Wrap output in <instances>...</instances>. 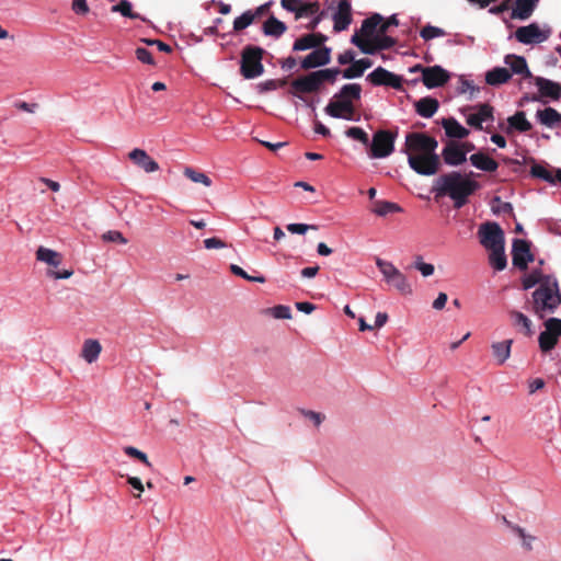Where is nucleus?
Returning a JSON list of instances; mask_svg holds the SVG:
<instances>
[{
  "instance_id": "obj_49",
  "label": "nucleus",
  "mask_w": 561,
  "mask_h": 561,
  "mask_svg": "<svg viewBox=\"0 0 561 561\" xmlns=\"http://www.w3.org/2000/svg\"><path fill=\"white\" fill-rule=\"evenodd\" d=\"M557 341L558 339L546 330L539 334L538 339L539 346L543 352L551 351L556 346Z\"/></svg>"
},
{
  "instance_id": "obj_60",
  "label": "nucleus",
  "mask_w": 561,
  "mask_h": 561,
  "mask_svg": "<svg viewBox=\"0 0 561 561\" xmlns=\"http://www.w3.org/2000/svg\"><path fill=\"white\" fill-rule=\"evenodd\" d=\"M300 412L306 419L310 420L316 426H320V424L324 420V415L319 412H316V411L302 409Z\"/></svg>"
},
{
  "instance_id": "obj_50",
  "label": "nucleus",
  "mask_w": 561,
  "mask_h": 561,
  "mask_svg": "<svg viewBox=\"0 0 561 561\" xmlns=\"http://www.w3.org/2000/svg\"><path fill=\"white\" fill-rule=\"evenodd\" d=\"M230 271H231L232 274H234V275H237L239 277H242L243 279H247L249 282L265 283V280H266L263 275L251 276L250 273H247L242 267H240L237 264H231L230 265Z\"/></svg>"
},
{
  "instance_id": "obj_56",
  "label": "nucleus",
  "mask_w": 561,
  "mask_h": 561,
  "mask_svg": "<svg viewBox=\"0 0 561 561\" xmlns=\"http://www.w3.org/2000/svg\"><path fill=\"white\" fill-rule=\"evenodd\" d=\"M283 84H284V82H279L277 80L270 79V80L260 82L256 85V89H257L259 93H265V92H270V91H275Z\"/></svg>"
},
{
  "instance_id": "obj_31",
  "label": "nucleus",
  "mask_w": 561,
  "mask_h": 561,
  "mask_svg": "<svg viewBox=\"0 0 561 561\" xmlns=\"http://www.w3.org/2000/svg\"><path fill=\"white\" fill-rule=\"evenodd\" d=\"M512 344L513 340L492 343V354L499 365H503L510 358Z\"/></svg>"
},
{
  "instance_id": "obj_11",
  "label": "nucleus",
  "mask_w": 561,
  "mask_h": 561,
  "mask_svg": "<svg viewBox=\"0 0 561 561\" xmlns=\"http://www.w3.org/2000/svg\"><path fill=\"white\" fill-rule=\"evenodd\" d=\"M513 265L520 271L527 270L528 263L534 261L530 244L523 239H514L512 244Z\"/></svg>"
},
{
  "instance_id": "obj_42",
  "label": "nucleus",
  "mask_w": 561,
  "mask_h": 561,
  "mask_svg": "<svg viewBox=\"0 0 561 561\" xmlns=\"http://www.w3.org/2000/svg\"><path fill=\"white\" fill-rule=\"evenodd\" d=\"M547 275H543L539 268L531 271L529 274L525 275L523 278V288L530 289L536 285H541V283L546 279Z\"/></svg>"
},
{
  "instance_id": "obj_36",
  "label": "nucleus",
  "mask_w": 561,
  "mask_h": 561,
  "mask_svg": "<svg viewBox=\"0 0 561 561\" xmlns=\"http://www.w3.org/2000/svg\"><path fill=\"white\" fill-rule=\"evenodd\" d=\"M36 259L54 267H57L61 262V255L57 251L45 247H39L37 249Z\"/></svg>"
},
{
  "instance_id": "obj_3",
  "label": "nucleus",
  "mask_w": 561,
  "mask_h": 561,
  "mask_svg": "<svg viewBox=\"0 0 561 561\" xmlns=\"http://www.w3.org/2000/svg\"><path fill=\"white\" fill-rule=\"evenodd\" d=\"M561 305V294L558 280L554 276H546V279L533 293V310L539 318L554 313Z\"/></svg>"
},
{
  "instance_id": "obj_33",
  "label": "nucleus",
  "mask_w": 561,
  "mask_h": 561,
  "mask_svg": "<svg viewBox=\"0 0 561 561\" xmlns=\"http://www.w3.org/2000/svg\"><path fill=\"white\" fill-rule=\"evenodd\" d=\"M101 351L102 346L100 342L90 339L84 341L81 351V356L87 363L92 364L99 358Z\"/></svg>"
},
{
  "instance_id": "obj_25",
  "label": "nucleus",
  "mask_w": 561,
  "mask_h": 561,
  "mask_svg": "<svg viewBox=\"0 0 561 561\" xmlns=\"http://www.w3.org/2000/svg\"><path fill=\"white\" fill-rule=\"evenodd\" d=\"M415 112L424 118H431L437 112L439 103L436 99L425 96L414 103Z\"/></svg>"
},
{
  "instance_id": "obj_52",
  "label": "nucleus",
  "mask_w": 561,
  "mask_h": 561,
  "mask_svg": "<svg viewBox=\"0 0 561 561\" xmlns=\"http://www.w3.org/2000/svg\"><path fill=\"white\" fill-rule=\"evenodd\" d=\"M301 0H282V7L288 12H295L296 19H301L305 16V11L307 9H299Z\"/></svg>"
},
{
  "instance_id": "obj_1",
  "label": "nucleus",
  "mask_w": 561,
  "mask_h": 561,
  "mask_svg": "<svg viewBox=\"0 0 561 561\" xmlns=\"http://www.w3.org/2000/svg\"><path fill=\"white\" fill-rule=\"evenodd\" d=\"M480 188V184L468 175L451 171L439 175L433 184L435 197L448 196L454 207L459 209L468 203V198Z\"/></svg>"
},
{
  "instance_id": "obj_15",
  "label": "nucleus",
  "mask_w": 561,
  "mask_h": 561,
  "mask_svg": "<svg viewBox=\"0 0 561 561\" xmlns=\"http://www.w3.org/2000/svg\"><path fill=\"white\" fill-rule=\"evenodd\" d=\"M449 72L440 66L426 67L423 70L422 82L427 89L444 85L449 80Z\"/></svg>"
},
{
  "instance_id": "obj_37",
  "label": "nucleus",
  "mask_w": 561,
  "mask_h": 561,
  "mask_svg": "<svg viewBox=\"0 0 561 561\" xmlns=\"http://www.w3.org/2000/svg\"><path fill=\"white\" fill-rule=\"evenodd\" d=\"M507 526L511 528V530L520 539L522 547L530 551L533 550V542L537 539L535 536L526 533V530L523 527H519L517 525H514L506 519H504Z\"/></svg>"
},
{
  "instance_id": "obj_40",
  "label": "nucleus",
  "mask_w": 561,
  "mask_h": 561,
  "mask_svg": "<svg viewBox=\"0 0 561 561\" xmlns=\"http://www.w3.org/2000/svg\"><path fill=\"white\" fill-rule=\"evenodd\" d=\"M510 316L515 327L523 329L526 335L533 334L531 321L527 316L515 310L511 311Z\"/></svg>"
},
{
  "instance_id": "obj_62",
  "label": "nucleus",
  "mask_w": 561,
  "mask_h": 561,
  "mask_svg": "<svg viewBox=\"0 0 561 561\" xmlns=\"http://www.w3.org/2000/svg\"><path fill=\"white\" fill-rule=\"evenodd\" d=\"M72 10L77 14H87L89 12L87 0H72Z\"/></svg>"
},
{
  "instance_id": "obj_59",
  "label": "nucleus",
  "mask_w": 561,
  "mask_h": 561,
  "mask_svg": "<svg viewBox=\"0 0 561 561\" xmlns=\"http://www.w3.org/2000/svg\"><path fill=\"white\" fill-rule=\"evenodd\" d=\"M136 57L142 64H147V65H153L154 64L153 57H152L151 53L147 48L138 47L136 49Z\"/></svg>"
},
{
  "instance_id": "obj_26",
  "label": "nucleus",
  "mask_w": 561,
  "mask_h": 561,
  "mask_svg": "<svg viewBox=\"0 0 561 561\" xmlns=\"http://www.w3.org/2000/svg\"><path fill=\"white\" fill-rule=\"evenodd\" d=\"M383 18L381 14L374 13L362 22L360 28L357 32L363 37L373 38V36L377 35L378 28Z\"/></svg>"
},
{
  "instance_id": "obj_64",
  "label": "nucleus",
  "mask_w": 561,
  "mask_h": 561,
  "mask_svg": "<svg viewBox=\"0 0 561 561\" xmlns=\"http://www.w3.org/2000/svg\"><path fill=\"white\" fill-rule=\"evenodd\" d=\"M356 54L352 49H347L337 56V62L340 65H348L355 60Z\"/></svg>"
},
{
  "instance_id": "obj_30",
  "label": "nucleus",
  "mask_w": 561,
  "mask_h": 561,
  "mask_svg": "<svg viewBox=\"0 0 561 561\" xmlns=\"http://www.w3.org/2000/svg\"><path fill=\"white\" fill-rule=\"evenodd\" d=\"M507 133L511 130H517L519 133H527L531 129V123L526 118V114L523 111L516 112L513 116L507 118Z\"/></svg>"
},
{
  "instance_id": "obj_7",
  "label": "nucleus",
  "mask_w": 561,
  "mask_h": 561,
  "mask_svg": "<svg viewBox=\"0 0 561 561\" xmlns=\"http://www.w3.org/2000/svg\"><path fill=\"white\" fill-rule=\"evenodd\" d=\"M438 141L423 133H409L405 136V148L401 150L405 154H437Z\"/></svg>"
},
{
  "instance_id": "obj_10",
  "label": "nucleus",
  "mask_w": 561,
  "mask_h": 561,
  "mask_svg": "<svg viewBox=\"0 0 561 561\" xmlns=\"http://www.w3.org/2000/svg\"><path fill=\"white\" fill-rule=\"evenodd\" d=\"M409 167L420 175H434L440 168V159L438 154H409Z\"/></svg>"
},
{
  "instance_id": "obj_29",
  "label": "nucleus",
  "mask_w": 561,
  "mask_h": 561,
  "mask_svg": "<svg viewBox=\"0 0 561 561\" xmlns=\"http://www.w3.org/2000/svg\"><path fill=\"white\" fill-rule=\"evenodd\" d=\"M511 78L512 73L510 70L503 67H494L485 73V82L492 87L506 83Z\"/></svg>"
},
{
  "instance_id": "obj_35",
  "label": "nucleus",
  "mask_w": 561,
  "mask_h": 561,
  "mask_svg": "<svg viewBox=\"0 0 561 561\" xmlns=\"http://www.w3.org/2000/svg\"><path fill=\"white\" fill-rule=\"evenodd\" d=\"M489 263L495 271H503L507 266L505 245L490 249Z\"/></svg>"
},
{
  "instance_id": "obj_18",
  "label": "nucleus",
  "mask_w": 561,
  "mask_h": 561,
  "mask_svg": "<svg viewBox=\"0 0 561 561\" xmlns=\"http://www.w3.org/2000/svg\"><path fill=\"white\" fill-rule=\"evenodd\" d=\"M493 107L488 104H479L476 107V112L467 116V124L477 129H482V124L485 122H493Z\"/></svg>"
},
{
  "instance_id": "obj_22",
  "label": "nucleus",
  "mask_w": 561,
  "mask_h": 561,
  "mask_svg": "<svg viewBox=\"0 0 561 561\" xmlns=\"http://www.w3.org/2000/svg\"><path fill=\"white\" fill-rule=\"evenodd\" d=\"M535 84L538 88L541 96L550 98L554 101L561 98V84L550 79L542 77L535 78Z\"/></svg>"
},
{
  "instance_id": "obj_20",
  "label": "nucleus",
  "mask_w": 561,
  "mask_h": 561,
  "mask_svg": "<svg viewBox=\"0 0 561 561\" xmlns=\"http://www.w3.org/2000/svg\"><path fill=\"white\" fill-rule=\"evenodd\" d=\"M504 64L510 68L512 75H519L524 78H533L525 57L517 55H506Z\"/></svg>"
},
{
  "instance_id": "obj_44",
  "label": "nucleus",
  "mask_w": 561,
  "mask_h": 561,
  "mask_svg": "<svg viewBox=\"0 0 561 561\" xmlns=\"http://www.w3.org/2000/svg\"><path fill=\"white\" fill-rule=\"evenodd\" d=\"M113 12H119L123 16L129 19H141L140 14L133 12L131 3L128 0H121L117 4L112 7Z\"/></svg>"
},
{
  "instance_id": "obj_14",
  "label": "nucleus",
  "mask_w": 561,
  "mask_h": 561,
  "mask_svg": "<svg viewBox=\"0 0 561 561\" xmlns=\"http://www.w3.org/2000/svg\"><path fill=\"white\" fill-rule=\"evenodd\" d=\"M442 158L449 167H458L467 161L465 149L455 140L446 142L442 150Z\"/></svg>"
},
{
  "instance_id": "obj_57",
  "label": "nucleus",
  "mask_w": 561,
  "mask_h": 561,
  "mask_svg": "<svg viewBox=\"0 0 561 561\" xmlns=\"http://www.w3.org/2000/svg\"><path fill=\"white\" fill-rule=\"evenodd\" d=\"M104 241L127 243V239L117 230H108L102 236Z\"/></svg>"
},
{
  "instance_id": "obj_24",
  "label": "nucleus",
  "mask_w": 561,
  "mask_h": 561,
  "mask_svg": "<svg viewBox=\"0 0 561 561\" xmlns=\"http://www.w3.org/2000/svg\"><path fill=\"white\" fill-rule=\"evenodd\" d=\"M539 0H515V8H513L512 19L525 21L531 16Z\"/></svg>"
},
{
  "instance_id": "obj_63",
  "label": "nucleus",
  "mask_w": 561,
  "mask_h": 561,
  "mask_svg": "<svg viewBox=\"0 0 561 561\" xmlns=\"http://www.w3.org/2000/svg\"><path fill=\"white\" fill-rule=\"evenodd\" d=\"M399 20L396 14L390 15L386 21L382 20L379 26L380 33H387L390 26H398Z\"/></svg>"
},
{
  "instance_id": "obj_43",
  "label": "nucleus",
  "mask_w": 561,
  "mask_h": 561,
  "mask_svg": "<svg viewBox=\"0 0 561 561\" xmlns=\"http://www.w3.org/2000/svg\"><path fill=\"white\" fill-rule=\"evenodd\" d=\"M345 136L350 139L357 140L360 144H363L366 148L369 145V137L368 134L360 127H348L344 131Z\"/></svg>"
},
{
  "instance_id": "obj_58",
  "label": "nucleus",
  "mask_w": 561,
  "mask_h": 561,
  "mask_svg": "<svg viewBox=\"0 0 561 561\" xmlns=\"http://www.w3.org/2000/svg\"><path fill=\"white\" fill-rule=\"evenodd\" d=\"M272 314L275 319H290L291 310L288 306L278 305L272 309Z\"/></svg>"
},
{
  "instance_id": "obj_45",
  "label": "nucleus",
  "mask_w": 561,
  "mask_h": 561,
  "mask_svg": "<svg viewBox=\"0 0 561 561\" xmlns=\"http://www.w3.org/2000/svg\"><path fill=\"white\" fill-rule=\"evenodd\" d=\"M254 19H255V14L251 10L243 12L241 15H239L238 18L234 19L233 30L242 31V30L247 28L248 26H250L253 23Z\"/></svg>"
},
{
  "instance_id": "obj_53",
  "label": "nucleus",
  "mask_w": 561,
  "mask_h": 561,
  "mask_svg": "<svg viewBox=\"0 0 561 561\" xmlns=\"http://www.w3.org/2000/svg\"><path fill=\"white\" fill-rule=\"evenodd\" d=\"M341 71H342V77L344 79H356V78H359V77H362L364 75L363 71L359 69L356 60L351 62L350 67H347V68H345L344 70H341Z\"/></svg>"
},
{
  "instance_id": "obj_13",
  "label": "nucleus",
  "mask_w": 561,
  "mask_h": 561,
  "mask_svg": "<svg viewBox=\"0 0 561 561\" xmlns=\"http://www.w3.org/2000/svg\"><path fill=\"white\" fill-rule=\"evenodd\" d=\"M367 79L374 84V85H387L391 87L396 90L401 91L402 88V77L382 68L377 67L374 71H371Z\"/></svg>"
},
{
  "instance_id": "obj_19",
  "label": "nucleus",
  "mask_w": 561,
  "mask_h": 561,
  "mask_svg": "<svg viewBox=\"0 0 561 561\" xmlns=\"http://www.w3.org/2000/svg\"><path fill=\"white\" fill-rule=\"evenodd\" d=\"M328 37L321 33H311L307 34L295 41L293 45V50L302 51L308 49H316L320 47Z\"/></svg>"
},
{
  "instance_id": "obj_47",
  "label": "nucleus",
  "mask_w": 561,
  "mask_h": 561,
  "mask_svg": "<svg viewBox=\"0 0 561 561\" xmlns=\"http://www.w3.org/2000/svg\"><path fill=\"white\" fill-rule=\"evenodd\" d=\"M184 175L194 183H201L205 186L211 185V180L205 173L198 172L192 168H186L184 170Z\"/></svg>"
},
{
  "instance_id": "obj_27",
  "label": "nucleus",
  "mask_w": 561,
  "mask_h": 561,
  "mask_svg": "<svg viewBox=\"0 0 561 561\" xmlns=\"http://www.w3.org/2000/svg\"><path fill=\"white\" fill-rule=\"evenodd\" d=\"M536 118L541 125L548 128H553L561 123V114L553 107L538 110L536 112Z\"/></svg>"
},
{
  "instance_id": "obj_61",
  "label": "nucleus",
  "mask_w": 561,
  "mask_h": 561,
  "mask_svg": "<svg viewBox=\"0 0 561 561\" xmlns=\"http://www.w3.org/2000/svg\"><path fill=\"white\" fill-rule=\"evenodd\" d=\"M286 229L290 233L305 234L309 229H316V226H309L307 224H288Z\"/></svg>"
},
{
  "instance_id": "obj_9",
  "label": "nucleus",
  "mask_w": 561,
  "mask_h": 561,
  "mask_svg": "<svg viewBox=\"0 0 561 561\" xmlns=\"http://www.w3.org/2000/svg\"><path fill=\"white\" fill-rule=\"evenodd\" d=\"M480 243L486 250L505 245L504 231L497 222L488 221L478 230Z\"/></svg>"
},
{
  "instance_id": "obj_28",
  "label": "nucleus",
  "mask_w": 561,
  "mask_h": 561,
  "mask_svg": "<svg viewBox=\"0 0 561 561\" xmlns=\"http://www.w3.org/2000/svg\"><path fill=\"white\" fill-rule=\"evenodd\" d=\"M469 160L474 168L484 172H494L499 168V164L494 159L482 152L471 154Z\"/></svg>"
},
{
  "instance_id": "obj_48",
  "label": "nucleus",
  "mask_w": 561,
  "mask_h": 561,
  "mask_svg": "<svg viewBox=\"0 0 561 561\" xmlns=\"http://www.w3.org/2000/svg\"><path fill=\"white\" fill-rule=\"evenodd\" d=\"M316 72H317L322 84L324 82L334 83L336 81L337 77L340 75L342 76V71L340 68H327V69L317 70Z\"/></svg>"
},
{
  "instance_id": "obj_55",
  "label": "nucleus",
  "mask_w": 561,
  "mask_h": 561,
  "mask_svg": "<svg viewBox=\"0 0 561 561\" xmlns=\"http://www.w3.org/2000/svg\"><path fill=\"white\" fill-rule=\"evenodd\" d=\"M546 331L553 334L557 339L561 336V319L550 318L545 322Z\"/></svg>"
},
{
  "instance_id": "obj_16",
  "label": "nucleus",
  "mask_w": 561,
  "mask_h": 561,
  "mask_svg": "<svg viewBox=\"0 0 561 561\" xmlns=\"http://www.w3.org/2000/svg\"><path fill=\"white\" fill-rule=\"evenodd\" d=\"M331 60V48L323 46L313 49L300 62L302 69H313L325 66Z\"/></svg>"
},
{
  "instance_id": "obj_5",
  "label": "nucleus",
  "mask_w": 561,
  "mask_h": 561,
  "mask_svg": "<svg viewBox=\"0 0 561 561\" xmlns=\"http://www.w3.org/2000/svg\"><path fill=\"white\" fill-rule=\"evenodd\" d=\"M398 137V131L387 129H379L369 139L367 146L368 157L371 159H385L394 151V142Z\"/></svg>"
},
{
  "instance_id": "obj_17",
  "label": "nucleus",
  "mask_w": 561,
  "mask_h": 561,
  "mask_svg": "<svg viewBox=\"0 0 561 561\" xmlns=\"http://www.w3.org/2000/svg\"><path fill=\"white\" fill-rule=\"evenodd\" d=\"M352 7L348 0H340L337 10L333 14V30L342 32L346 30L352 22Z\"/></svg>"
},
{
  "instance_id": "obj_41",
  "label": "nucleus",
  "mask_w": 561,
  "mask_h": 561,
  "mask_svg": "<svg viewBox=\"0 0 561 561\" xmlns=\"http://www.w3.org/2000/svg\"><path fill=\"white\" fill-rule=\"evenodd\" d=\"M351 43L355 45L363 54L374 55L371 38L363 37L358 32H355L351 37Z\"/></svg>"
},
{
  "instance_id": "obj_38",
  "label": "nucleus",
  "mask_w": 561,
  "mask_h": 561,
  "mask_svg": "<svg viewBox=\"0 0 561 561\" xmlns=\"http://www.w3.org/2000/svg\"><path fill=\"white\" fill-rule=\"evenodd\" d=\"M373 49L374 55L380 50L390 49L396 45V39L391 36H388L387 33H380L378 30L377 35L373 36Z\"/></svg>"
},
{
  "instance_id": "obj_46",
  "label": "nucleus",
  "mask_w": 561,
  "mask_h": 561,
  "mask_svg": "<svg viewBox=\"0 0 561 561\" xmlns=\"http://www.w3.org/2000/svg\"><path fill=\"white\" fill-rule=\"evenodd\" d=\"M445 35L446 32L444 28L431 24L425 25L420 32V36L426 42Z\"/></svg>"
},
{
  "instance_id": "obj_12",
  "label": "nucleus",
  "mask_w": 561,
  "mask_h": 561,
  "mask_svg": "<svg viewBox=\"0 0 561 561\" xmlns=\"http://www.w3.org/2000/svg\"><path fill=\"white\" fill-rule=\"evenodd\" d=\"M322 83L316 71L308 73L307 76L299 77L291 81V94L302 99L298 93H312L317 92L321 88Z\"/></svg>"
},
{
  "instance_id": "obj_23",
  "label": "nucleus",
  "mask_w": 561,
  "mask_h": 561,
  "mask_svg": "<svg viewBox=\"0 0 561 561\" xmlns=\"http://www.w3.org/2000/svg\"><path fill=\"white\" fill-rule=\"evenodd\" d=\"M440 125L448 138L465 139L470 133L454 117L443 118Z\"/></svg>"
},
{
  "instance_id": "obj_8",
  "label": "nucleus",
  "mask_w": 561,
  "mask_h": 561,
  "mask_svg": "<svg viewBox=\"0 0 561 561\" xmlns=\"http://www.w3.org/2000/svg\"><path fill=\"white\" fill-rule=\"evenodd\" d=\"M551 33L552 30L549 25L543 24L541 27L539 24L533 22L528 25L519 26L515 31L514 36L517 42L524 45H534L548 41Z\"/></svg>"
},
{
  "instance_id": "obj_54",
  "label": "nucleus",
  "mask_w": 561,
  "mask_h": 561,
  "mask_svg": "<svg viewBox=\"0 0 561 561\" xmlns=\"http://www.w3.org/2000/svg\"><path fill=\"white\" fill-rule=\"evenodd\" d=\"M124 453L129 456V457H135L137 458L138 460H140L142 463H145L146 466L150 467L151 463L147 457V455L145 453H142L141 450L137 449L136 447H133V446H126L124 448Z\"/></svg>"
},
{
  "instance_id": "obj_2",
  "label": "nucleus",
  "mask_w": 561,
  "mask_h": 561,
  "mask_svg": "<svg viewBox=\"0 0 561 561\" xmlns=\"http://www.w3.org/2000/svg\"><path fill=\"white\" fill-rule=\"evenodd\" d=\"M362 87L358 83L344 84L339 92L329 101L324 107L327 115L352 122H358L359 117L356 115L354 101L360 100Z\"/></svg>"
},
{
  "instance_id": "obj_6",
  "label": "nucleus",
  "mask_w": 561,
  "mask_h": 561,
  "mask_svg": "<svg viewBox=\"0 0 561 561\" xmlns=\"http://www.w3.org/2000/svg\"><path fill=\"white\" fill-rule=\"evenodd\" d=\"M376 265L388 285L397 289L402 295L412 294V287L408 277L391 262L378 257L376 260Z\"/></svg>"
},
{
  "instance_id": "obj_32",
  "label": "nucleus",
  "mask_w": 561,
  "mask_h": 561,
  "mask_svg": "<svg viewBox=\"0 0 561 561\" xmlns=\"http://www.w3.org/2000/svg\"><path fill=\"white\" fill-rule=\"evenodd\" d=\"M287 30V26L284 22L276 19L274 15H271L263 23V33L266 36H272L275 38L280 37Z\"/></svg>"
},
{
  "instance_id": "obj_39",
  "label": "nucleus",
  "mask_w": 561,
  "mask_h": 561,
  "mask_svg": "<svg viewBox=\"0 0 561 561\" xmlns=\"http://www.w3.org/2000/svg\"><path fill=\"white\" fill-rule=\"evenodd\" d=\"M373 211L380 217H385L392 213H401L402 208L400 205L388 201H377Z\"/></svg>"
},
{
  "instance_id": "obj_4",
  "label": "nucleus",
  "mask_w": 561,
  "mask_h": 561,
  "mask_svg": "<svg viewBox=\"0 0 561 561\" xmlns=\"http://www.w3.org/2000/svg\"><path fill=\"white\" fill-rule=\"evenodd\" d=\"M264 53L265 50L259 46H244L240 60V73L244 79H254L264 73L262 64Z\"/></svg>"
},
{
  "instance_id": "obj_51",
  "label": "nucleus",
  "mask_w": 561,
  "mask_h": 561,
  "mask_svg": "<svg viewBox=\"0 0 561 561\" xmlns=\"http://www.w3.org/2000/svg\"><path fill=\"white\" fill-rule=\"evenodd\" d=\"M413 266L415 270H417L422 276L424 277H428L431 275H433L434 271H435V267L433 264L431 263H425L423 262V259L421 255H417L414 260V263H413Z\"/></svg>"
},
{
  "instance_id": "obj_21",
  "label": "nucleus",
  "mask_w": 561,
  "mask_h": 561,
  "mask_svg": "<svg viewBox=\"0 0 561 561\" xmlns=\"http://www.w3.org/2000/svg\"><path fill=\"white\" fill-rule=\"evenodd\" d=\"M129 158L147 173H152L159 170V164L142 149L136 148L131 150L129 152Z\"/></svg>"
},
{
  "instance_id": "obj_34",
  "label": "nucleus",
  "mask_w": 561,
  "mask_h": 561,
  "mask_svg": "<svg viewBox=\"0 0 561 561\" xmlns=\"http://www.w3.org/2000/svg\"><path fill=\"white\" fill-rule=\"evenodd\" d=\"M529 162H531L530 175L533 178L540 179L549 184H556L557 174L553 175L543 164L537 163L534 158H530Z\"/></svg>"
}]
</instances>
